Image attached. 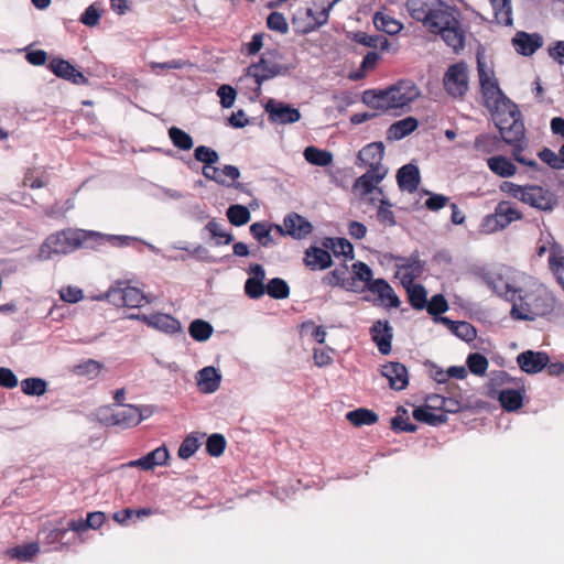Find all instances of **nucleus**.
Masks as SVG:
<instances>
[{"label":"nucleus","instance_id":"f257e3e1","mask_svg":"<svg viewBox=\"0 0 564 564\" xmlns=\"http://www.w3.org/2000/svg\"><path fill=\"white\" fill-rule=\"evenodd\" d=\"M555 305L553 293L544 284L534 281L517 290L510 314L513 319L534 321L551 314Z\"/></svg>","mask_w":564,"mask_h":564},{"label":"nucleus","instance_id":"f03ea898","mask_svg":"<svg viewBox=\"0 0 564 564\" xmlns=\"http://www.w3.org/2000/svg\"><path fill=\"white\" fill-rule=\"evenodd\" d=\"M420 96V89L412 80H399L382 90H366L362 101L372 109L387 112L405 109Z\"/></svg>","mask_w":564,"mask_h":564},{"label":"nucleus","instance_id":"7ed1b4c3","mask_svg":"<svg viewBox=\"0 0 564 564\" xmlns=\"http://www.w3.org/2000/svg\"><path fill=\"white\" fill-rule=\"evenodd\" d=\"M458 14L455 8L440 1L437 7L430 9V18L425 25L429 32L440 34L454 52H459L465 46V32L460 26Z\"/></svg>","mask_w":564,"mask_h":564},{"label":"nucleus","instance_id":"20e7f679","mask_svg":"<svg viewBox=\"0 0 564 564\" xmlns=\"http://www.w3.org/2000/svg\"><path fill=\"white\" fill-rule=\"evenodd\" d=\"M86 235L80 230L65 229L50 235L39 251L41 260L50 259L53 253L67 254L82 245Z\"/></svg>","mask_w":564,"mask_h":564},{"label":"nucleus","instance_id":"39448f33","mask_svg":"<svg viewBox=\"0 0 564 564\" xmlns=\"http://www.w3.org/2000/svg\"><path fill=\"white\" fill-rule=\"evenodd\" d=\"M505 107L508 108L507 112H500V109L495 110L497 112L496 126L499 129L501 139L506 143L524 140L525 129L519 109L510 100H508Z\"/></svg>","mask_w":564,"mask_h":564},{"label":"nucleus","instance_id":"423d86ee","mask_svg":"<svg viewBox=\"0 0 564 564\" xmlns=\"http://www.w3.org/2000/svg\"><path fill=\"white\" fill-rule=\"evenodd\" d=\"M144 417L142 411L132 404H122V408L119 410L106 408L98 413V420L102 425L118 426L120 429L134 427L140 424Z\"/></svg>","mask_w":564,"mask_h":564},{"label":"nucleus","instance_id":"0eeeda50","mask_svg":"<svg viewBox=\"0 0 564 564\" xmlns=\"http://www.w3.org/2000/svg\"><path fill=\"white\" fill-rule=\"evenodd\" d=\"M523 214L518 210L508 200H501L495 207L492 214L486 215L480 224V228L486 234H494L499 230H503L511 223L521 220Z\"/></svg>","mask_w":564,"mask_h":564},{"label":"nucleus","instance_id":"6e6552de","mask_svg":"<svg viewBox=\"0 0 564 564\" xmlns=\"http://www.w3.org/2000/svg\"><path fill=\"white\" fill-rule=\"evenodd\" d=\"M106 299L116 306L142 307L152 300L140 289L129 285L126 282L118 281L106 292Z\"/></svg>","mask_w":564,"mask_h":564},{"label":"nucleus","instance_id":"1a4fd4ad","mask_svg":"<svg viewBox=\"0 0 564 564\" xmlns=\"http://www.w3.org/2000/svg\"><path fill=\"white\" fill-rule=\"evenodd\" d=\"M443 86L448 96L463 99L469 89L467 64L465 62L452 64L444 74Z\"/></svg>","mask_w":564,"mask_h":564},{"label":"nucleus","instance_id":"9d476101","mask_svg":"<svg viewBox=\"0 0 564 564\" xmlns=\"http://www.w3.org/2000/svg\"><path fill=\"white\" fill-rule=\"evenodd\" d=\"M478 75L484 105L489 110H499L508 100L501 91L492 72L485 69L484 64L478 63Z\"/></svg>","mask_w":564,"mask_h":564},{"label":"nucleus","instance_id":"9b49d317","mask_svg":"<svg viewBox=\"0 0 564 564\" xmlns=\"http://www.w3.org/2000/svg\"><path fill=\"white\" fill-rule=\"evenodd\" d=\"M286 72L288 68L285 66L271 59L269 54H264L258 63H253L248 67L247 74L253 77L254 82L260 86L263 82Z\"/></svg>","mask_w":564,"mask_h":564},{"label":"nucleus","instance_id":"f8f14e48","mask_svg":"<svg viewBox=\"0 0 564 564\" xmlns=\"http://www.w3.org/2000/svg\"><path fill=\"white\" fill-rule=\"evenodd\" d=\"M386 175V172L368 170L365 174L356 178L352 185V192L360 198H366L370 194L382 195V187L378 185Z\"/></svg>","mask_w":564,"mask_h":564},{"label":"nucleus","instance_id":"ddd939ff","mask_svg":"<svg viewBox=\"0 0 564 564\" xmlns=\"http://www.w3.org/2000/svg\"><path fill=\"white\" fill-rule=\"evenodd\" d=\"M129 318L142 321L149 327H153L167 334H175L181 330L180 321L164 313H154L150 315L131 314L129 315Z\"/></svg>","mask_w":564,"mask_h":564},{"label":"nucleus","instance_id":"4468645a","mask_svg":"<svg viewBox=\"0 0 564 564\" xmlns=\"http://www.w3.org/2000/svg\"><path fill=\"white\" fill-rule=\"evenodd\" d=\"M522 203L540 210H552L556 205V197L542 186L527 185Z\"/></svg>","mask_w":564,"mask_h":564},{"label":"nucleus","instance_id":"2eb2a0df","mask_svg":"<svg viewBox=\"0 0 564 564\" xmlns=\"http://www.w3.org/2000/svg\"><path fill=\"white\" fill-rule=\"evenodd\" d=\"M264 109L269 120L273 123L289 124L297 122L301 119V113L296 108L273 99L267 102Z\"/></svg>","mask_w":564,"mask_h":564},{"label":"nucleus","instance_id":"dca6fc26","mask_svg":"<svg viewBox=\"0 0 564 564\" xmlns=\"http://www.w3.org/2000/svg\"><path fill=\"white\" fill-rule=\"evenodd\" d=\"M48 69L57 77L68 80L75 85L88 84V78L76 69L68 61L54 57L50 61Z\"/></svg>","mask_w":564,"mask_h":564},{"label":"nucleus","instance_id":"f3484780","mask_svg":"<svg viewBox=\"0 0 564 564\" xmlns=\"http://www.w3.org/2000/svg\"><path fill=\"white\" fill-rule=\"evenodd\" d=\"M424 261L419 257V252L415 251L410 257H398L397 268L402 274L403 284H411L415 279L420 278L424 271Z\"/></svg>","mask_w":564,"mask_h":564},{"label":"nucleus","instance_id":"a211bd4d","mask_svg":"<svg viewBox=\"0 0 564 564\" xmlns=\"http://www.w3.org/2000/svg\"><path fill=\"white\" fill-rule=\"evenodd\" d=\"M384 147L381 142H372L364 147L358 153V161L368 170L386 172L388 170L382 165Z\"/></svg>","mask_w":564,"mask_h":564},{"label":"nucleus","instance_id":"6ab92c4d","mask_svg":"<svg viewBox=\"0 0 564 564\" xmlns=\"http://www.w3.org/2000/svg\"><path fill=\"white\" fill-rule=\"evenodd\" d=\"M314 7H319V10L314 11L312 8L305 10L307 22L303 26V33L315 31L319 26L327 23L329 12L334 8V2H325L324 0H314Z\"/></svg>","mask_w":564,"mask_h":564},{"label":"nucleus","instance_id":"aec40b11","mask_svg":"<svg viewBox=\"0 0 564 564\" xmlns=\"http://www.w3.org/2000/svg\"><path fill=\"white\" fill-rule=\"evenodd\" d=\"M370 336L372 341L376 343L380 354L389 355L391 352L393 333L388 321H376L370 327Z\"/></svg>","mask_w":564,"mask_h":564},{"label":"nucleus","instance_id":"412c9836","mask_svg":"<svg viewBox=\"0 0 564 564\" xmlns=\"http://www.w3.org/2000/svg\"><path fill=\"white\" fill-rule=\"evenodd\" d=\"M549 355L544 351L527 350L518 355L517 362L520 369L527 373H538L549 364Z\"/></svg>","mask_w":564,"mask_h":564},{"label":"nucleus","instance_id":"4be33fe9","mask_svg":"<svg viewBox=\"0 0 564 564\" xmlns=\"http://www.w3.org/2000/svg\"><path fill=\"white\" fill-rule=\"evenodd\" d=\"M381 375L389 380V386L393 390H403L409 383L408 369L398 361H390L383 365Z\"/></svg>","mask_w":564,"mask_h":564},{"label":"nucleus","instance_id":"5701e85b","mask_svg":"<svg viewBox=\"0 0 564 564\" xmlns=\"http://www.w3.org/2000/svg\"><path fill=\"white\" fill-rule=\"evenodd\" d=\"M170 453L165 445L159 446L147 455L135 460H130L128 467H138L142 470H153L158 466L167 464Z\"/></svg>","mask_w":564,"mask_h":564},{"label":"nucleus","instance_id":"b1692460","mask_svg":"<svg viewBox=\"0 0 564 564\" xmlns=\"http://www.w3.org/2000/svg\"><path fill=\"white\" fill-rule=\"evenodd\" d=\"M516 51L523 56L533 55L543 45V37L539 33L518 31L512 39Z\"/></svg>","mask_w":564,"mask_h":564},{"label":"nucleus","instance_id":"393cba45","mask_svg":"<svg viewBox=\"0 0 564 564\" xmlns=\"http://www.w3.org/2000/svg\"><path fill=\"white\" fill-rule=\"evenodd\" d=\"M285 232L294 239L306 238L313 231L312 224L303 216L291 213L284 218Z\"/></svg>","mask_w":564,"mask_h":564},{"label":"nucleus","instance_id":"a878e982","mask_svg":"<svg viewBox=\"0 0 564 564\" xmlns=\"http://www.w3.org/2000/svg\"><path fill=\"white\" fill-rule=\"evenodd\" d=\"M481 278L486 285L499 296L511 302L513 301L518 289L512 288L501 274L497 272H486Z\"/></svg>","mask_w":564,"mask_h":564},{"label":"nucleus","instance_id":"bb28decb","mask_svg":"<svg viewBox=\"0 0 564 564\" xmlns=\"http://www.w3.org/2000/svg\"><path fill=\"white\" fill-rule=\"evenodd\" d=\"M420 171L414 164H405L397 173V182L401 191L414 193L420 185Z\"/></svg>","mask_w":564,"mask_h":564},{"label":"nucleus","instance_id":"cd10ccee","mask_svg":"<svg viewBox=\"0 0 564 564\" xmlns=\"http://www.w3.org/2000/svg\"><path fill=\"white\" fill-rule=\"evenodd\" d=\"M304 263L311 270H325L332 267L333 260L327 250L318 247H310L305 251Z\"/></svg>","mask_w":564,"mask_h":564},{"label":"nucleus","instance_id":"c85d7f7f","mask_svg":"<svg viewBox=\"0 0 564 564\" xmlns=\"http://www.w3.org/2000/svg\"><path fill=\"white\" fill-rule=\"evenodd\" d=\"M501 137L481 133L475 138L474 149L480 156L490 155L501 150Z\"/></svg>","mask_w":564,"mask_h":564},{"label":"nucleus","instance_id":"c756f323","mask_svg":"<svg viewBox=\"0 0 564 564\" xmlns=\"http://www.w3.org/2000/svg\"><path fill=\"white\" fill-rule=\"evenodd\" d=\"M440 322L448 327V329L458 338L469 343L477 337V330L473 324L465 321H452L448 317L441 316Z\"/></svg>","mask_w":564,"mask_h":564},{"label":"nucleus","instance_id":"7c9ffc66","mask_svg":"<svg viewBox=\"0 0 564 564\" xmlns=\"http://www.w3.org/2000/svg\"><path fill=\"white\" fill-rule=\"evenodd\" d=\"M419 121L414 117H406L392 123L387 131V139L389 141L401 140L414 130H416Z\"/></svg>","mask_w":564,"mask_h":564},{"label":"nucleus","instance_id":"2f4dec72","mask_svg":"<svg viewBox=\"0 0 564 564\" xmlns=\"http://www.w3.org/2000/svg\"><path fill=\"white\" fill-rule=\"evenodd\" d=\"M489 170L503 178L511 177L517 173V166L503 155H494L487 159Z\"/></svg>","mask_w":564,"mask_h":564},{"label":"nucleus","instance_id":"473e14b6","mask_svg":"<svg viewBox=\"0 0 564 564\" xmlns=\"http://www.w3.org/2000/svg\"><path fill=\"white\" fill-rule=\"evenodd\" d=\"M198 387L205 393L215 392L220 384V375L214 367H205L198 372Z\"/></svg>","mask_w":564,"mask_h":564},{"label":"nucleus","instance_id":"72a5a7b5","mask_svg":"<svg viewBox=\"0 0 564 564\" xmlns=\"http://www.w3.org/2000/svg\"><path fill=\"white\" fill-rule=\"evenodd\" d=\"M372 21L378 31L389 35H397L403 30V24L400 21L383 12H376Z\"/></svg>","mask_w":564,"mask_h":564},{"label":"nucleus","instance_id":"f704fd0d","mask_svg":"<svg viewBox=\"0 0 564 564\" xmlns=\"http://www.w3.org/2000/svg\"><path fill=\"white\" fill-rule=\"evenodd\" d=\"M346 420L349 421L354 426L360 427L364 425H372L377 423L379 416L372 410L359 408L347 412Z\"/></svg>","mask_w":564,"mask_h":564},{"label":"nucleus","instance_id":"c9c22d12","mask_svg":"<svg viewBox=\"0 0 564 564\" xmlns=\"http://www.w3.org/2000/svg\"><path fill=\"white\" fill-rule=\"evenodd\" d=\"M303 154L308 163L321 167L330 165L334 159L330 151L322 150L313 145L307 147Z\"/></svg>","mask_w":564,"mask_h":564},{"label":"nucleus","instance_id":"e433bc0d","mask_svg":"<svg viewBox=\"0 0 564 564\" xmlns=\"http://www.w3.org/2000/svg\"><path fill=\"white\" fill-rule=\"evenodd\" d=\"M494 10L495 20L502 25L512 24L511 0H489Z\"/></svg>","mask_w":564,"mask_h":564},{"label":"nucleus","instance_id":"4c0bfd02","mask_svg":"<svg viewBox=\"0 0 564 564\" xmlns=\"http://www.w3.org/2000/svg\"><path fill=\"white\" fill-rule=\"evenodd\" d=\"M501 406L507 411H517L522 406L523 397L519 390L503 389L498 398Z\"/></svg>","mask_w":564,"mask_h":564},{"label":"nucleus","instance_id":"58836bf2","mask_svg":"<svg viewBox=\"0 0 564 564\" xmlns=\"http://www.w3.org/2000/svg\"><path fill=\"white\" fill-rule=\"evenodd\" d=\"M408 299L414 310H424L427 302V292L422 284H406Z\"/></svg>","mask_w":564,"mask_h":564},{"label":"nucleus","instance_id":"ea45409f","mask_svg":"<svg viewBox=\"0 0 564 564\" xmlns=\"http://www.w3.org/2000/svg\"><path fill=\"white\" fill-rule=\"evenodd\" d=\"M271 230V224H268L265 221L253 223L250 226V234L262 247H268L273 243Z\"/></svg>","mask_w":564,"mask_h":564},{"label":"nucleus","instance_id":"a19ab883","mask_svg":"<svg viewBox=\"0 0 564 564\" xmlns=\"http://www.w3.org/2000/svg\"><path fill=\"white\" fill-rule=\"evenodd\" d=\"M212 324L204 319H194L188 327L189 336L196 341H206L213 335Z\"/></svg>","mask_w":564,"mask_h":564},{"label":"nucleus","instance_id":"79ce46f5","mask_svg":"<svg viewBox=\"0 0 564 564\" xmlns=\"http://www.w3.org/2000/svg\"><path fill=\"white\" fill-rule=\"evenodd\" d=\"M226 215L229 223L236 227L246 225L251 218L250 210L246 206L239 204L229 206Z\"/></svg>","mask_w":564,"mask_h":564},{"label":"nucleus","instance_id":"37998d69","mask_svg":"<svg viewBox=\"0 0 564 564\" xmlns=\"http://www.w3.org/2000/svg\"><path fill=\"white\" fill-rule=\"evenodd\" d=\"M326 248H330L335 256H344L346 258H354V247L345 238H327L324 242Z\"/></svg>","mask_w":564,"mask_h":564},{"label":"nucleus","instance_id":"c03bdc74","mask_svg":"<svg viewBox=\"0 0 564 564\" xmlns=\"http://www.w3.org/2000/svg\"><path fill=\"white\" fill-rule=\"evenodd\" d=\"M104 365L95 359H87L73 368V372L77 376L95 379L100 373Z\"/></svg>","mask_w":564,"mask_h":564},{"label":"nucleus","instance_id":"a18cd8bd","mask_svg":"<svg viewBox=\"0 0 564 564\" xmlns=\"http://www.w3.org/2000/svg\"><path fill=\"white\" fill-rule=\"evenodd\" d=\"M265 292L272 299L284 300L290 295V288L283 279L273 278L268 282Z\"/></svg>","mask_w":564,"mask_h":564},{"label":"nucleus","instance_id":"49530a36","mask_svg":"<svg viewBox=\"0 0 564 564\" xmlns=\"http://www.w3.org/2000/svg\"><path fill=\"white\" fill-rule=\"evenodd\" d=\"M391 208L392 204L389 199L387 197H381L380 205L377 210V220L386 227H393L397 225V219Z\"/></svg>","mask_w":564,"mask_h":564},{"label":"nucleus","instance_id":"de8ad7c7","mask_svg":"<svg viewBox=\"0 0 564 564\" xmlns=\"http://www.w3.org/2000/svg\"><path fill=\"white\" fill-rule=\"evenodd\" d=\"M391 429L399 432L413 433L417 430L416 425L409 422L408 412L403 406H399L397 415L391 419Z\"/></svg>","mask_w":564,"mask_h":564},{"label":"nucleus","instance_id":"09e8293b","mask_svg":"<svg viewBox=\"0 0 564 564\" xmlns=\"http://www.w3.org/2000/svg\"><path fill=\"white\" fill-rule=\"evenodd\" d=\"M39 552L40 546L37 543H29L9 549L8 555L20 561H31Z\"/></svg>","mask_w":564,"mask_h":564},{"label":"nucleus","instance_id":"8fccbe9b","mask_svg":"<svg viewBox=\"0 0 564 564\" xmlns=\"http://www.w3.org/2000/svg\"><path fill=\"white\" fill-rule=\"evenodd\" d=\"M22 392L26 395H43L47 390V383L42 378H26L21 381Z\"/></svg>","mask_w":564,"mask_h":564},{"label":"nucleus","instance_id":"3c124183","mask_svg":"<svg viewBox=\"0 0 564 564\" xmlns=\"http://www.w3.org/2000/svg\"><path fill=\"white\" fill-rule=\"evenodd\" d=\"M169 137L174 147L178 148L180 150L188 151L193 148L192 137L177 127H172L169 129Z\"/></svg>","mask_w":564,"mask_h":564},{"label":"nucleus","instance_id":"603ef678","mask_svg":"<svg viewBox=\"0 0 564 564\" xmlns=\"http://www.w3.org/2000/svg\"><path fill=\"white\" fill-rule=\"evenodd\" d=\"M413 417L430 425L443 424L447 421L446 414H434L424 406H417L413 410Z\"/></svg>","mask_w":564,"mask_h":564},{"label":"nucleus","instance_id":"864d4df0","mask_svg":"<svg viewBox=\"0 0 564 564\" xmlns=\"http://www.w3.org/2000/svg\"><path fill=\"white\" fill-rule=\"evenodd\" d=\"M467 366L473 375L484 376L488 369L489 362L484 355L473 352L467 357Z\"/></svg>","mask_w":564,"mask_h":564},{"label":"nucleus","instance_id":"5fc2aeb1","mask_svg":"<svg viewBox=\"0 0 564 564\" xmlns=\"http://www.w3.org/2000/svg\"><path fill=\"white\" fill-rule=\"evenodd\" d=\"M226 444L227 442L223 434H212L206 442V452L213 457H218L225 452Z\"/></svg>","mask_w":564,"mask_h":564},{"label":"nucleus","instance_id":"6e6d98bb","mask_svg":"<svg viewBox=\"0 0 564 564\" xmlns=\"http://www.w3.org/2000/svg\"><path fill=\"white\" fill-rule=\"evenodd\" d=\"M346 272H347L346 267L340 268V269H335V270L328 272L322 279V283L324 285L333 286V288L334 286H343L346 289H350L349 284L346 283V279H345Z\"/></svg>","mask_w":564,"mask_h":564},{"label":"nucleus","instance_id":"4d7b16f0","mask_svg":"<svg viewBox=\"0 0 564 564\" xmlns=\"http://www.w3.org/2000/svg\"><path fill=\"white\" fill-rule=\"evenodd\" d=\"M206 230L212 235L213 238H218V243L229 245L234 240V236L227 232L224 227L215 219L208 221L205 226Z\"/></svg>","mask_w":564,"mask_h":564},{"label":"nucleus","instance_id":"13d9d810","mask_svg":"<svg viewBox=\"0 0 564 564\" xmlns=\"http://www.w3.org/2000/svg\"><path fill=\"white\" fill-rule=\"evenodd\" d=\"M194 158L196 161L202 162L205 166L214 165L218 162V153L206 145H199L194 151Z\"/></svg>","mask_w":564,"mask_h":564},{"label":"nucleus","instance_id":"bf43d9fd","mask_svg":"<svg viewBox=\"0 0 564 564\" xmlns=\"http://www.w3.org/2000/svg\"><path fill=\"white\" fill-rule=\"evenodd\" d=\"M91 237H95V241L101 243L104 241L109 242L113 247H126L134 241V238L129 236H112V235H101L98 232H90Z\"/></svg>","mask_w":564,"mask_h":564},{"label":"nucleus","instance_id":"052dcab7","mask_svg":"<svg viewBox=\"0 0 564 564\" xmlns=\"http://www.w3.org/2000/svg\"><path fill=\"white\" fill-rule=\"evenodd\" d=\"M267 26L272 31L285 34L289 31V24L283 13L273 11L267 18Z\"/></svg>","mask_w":564,"mask_h":564},{"label":"nucleus","instance_id":"680f3d73","mask_svg":"<svg viewBox=\"0 0 564 564\" xmlns=\"http://www.w3.org/2000/svg\"><path fill=\"white\" fill-rule=\"evenodd\" d=\"M199 445L200 443L197 437L188 435L184 438L178 447V457L182 459H188L196 453V451L199 448Z\"/></svg>","mask_w":564,"mask_h":564},{"label":"nucleus","instance_id":"e2e57ef3","mask_svg":"<svg viewBox=\"0 0 564 564\" xmlns=\"http://www.w3.org/2000/svg\"><path fill=\"white\" fill-rule=\"evenodd\" d=\"M425 308L430 315L438 316L448 310V303L444 295L435 294L430 302H426Z\"/></svg>","mask_w":564,"mask_h":564},{"label":"nucleus","instance_id":"0e129e2a","mask_svg":"<svg viewBox=\"0 0 564 564\" xmlns=\"http://www.w3.org/2000/svg\"><path fill=\"white\" fill-rule=\"evenodd\" d=\"M380 59V56L377 52L370 51L368 52L361 62L360 65V72H358L355 76H352L354 79H360L364 77V73L372 70L376 68L378 62Z\"/></svg>","mask_w":564,"mask_h":564},{"label":"nucleus","instance_id":"69168bd1","mask_svg":"<svg viewBox=\"0 0 564 564\" xmlns=\"http://www.w3.org/2000/svg\"><path fill=\"white\" fill-rule=\"evenodd\" d=\"M245 293L250 299H260L265 293L263 281L248 278L245 283Z\"/></svg>","mask_w":564,"mask_h":564},{"label":"nucleus","instance_id":"338daca9","mask_svg":"<svg viewBox=\"0 0 564 564\" xmlns=\"http://www.w3.org/2000/svg\"><path fill=\"white\" fill-rule=\"evenodd\" d=\"M426 194H429L430 197L425 200L424 206L431 212H437L449 203V197L443 194H434L430 192H426Z\"/></svg>","mask_w":564,"mask_h":564},{"label":"nucleus","instance_id":"774afa93","mask_svg":"<svg viewBox=\"0 0 564 564\" xmlns=\"http://www.w3.org/2000/svg\"><path fill=\"white\" fill-rule=\"evenodd\" d=\"M549 265L552 272L556 275V279L564 290V256H555L552 253L549 257Z\"/></svg>","mask_w":564,"mask_h":564}]
</instances>
